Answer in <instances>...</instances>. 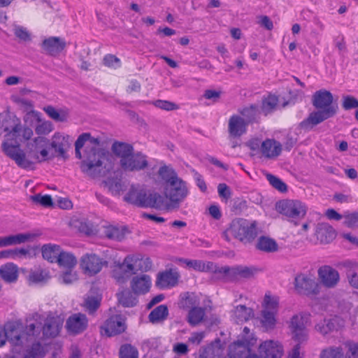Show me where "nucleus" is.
Wrapping results in <instances>:
<instances>
[{"instance_id":"1a4fd4ad","label":"nucleus","mask_w":358,"mask_h":358,"mask_svg":"<svg viewBox=\"0 0 358 358\" xmlns=\"http://www.w3.org/2000/svg\"><path fill=\"white\" fill-rule=\"evenodd\" d=\"M277 210L288 217L292 222L303 218L307 211L306 205L299 200H282L276 203Z\"/></svg>"},{"instance_id":"e2e57ef3","label":"nucleus","mask_w":358,"mask_h":358,"mask_svg":"<svg viewBox=\"0 0 358 358\" xmlns=\"http://www.w3.org/2000/svg\"><path fill=\"white\" fill-rule=\"evenodd\" d=\"M31 199L36 203H38L44 207H51L53 202L51 196L48 194L41 195L40 194L31 196Z\"/></svg>"},{"instance_id":"c03bdc74","label":"nucleus","mask_w":358,"mask_h":358,"mask_svg":"<svg viewBox=\"0 0 358 358\" xmlns=\"http://www.w3.org/2000/svg\"><path fill=\"white\" fill-rule=\"evenodd\" d=\"M179 261L185 264L188 268H191L196 271L206 273L208 262L189 259H180Z\"/></svg>"},{"instance_id":"f03ea898","label":"nucleus","mask_w":358,"mask_h":358,"mask_svg":"<svg viewBox=\"0 0 358 358\" xmlns=\"http://www.w3.org/2000/svg\"><path fill=\"white\" fill-rule=\"evenodd\" d=\"M124 201L140 208L160 209L164 206V197L158 193H151L143 185H131L124 196Z\"/></svg>"},{"instance_id":"6e6552de","label":"nucleus","mask_w":358,"mask_h":358,"mask_svg":"<svg viewBox=\"0 0 358 358\" xmlns=\"http://www.w3.org/2000/svg\"><path fill=\"white\" fill-rule=\"evenodd\" d=\"M294 289L301 295L314 296L320 293V285L315 277L303 273H297L294 278Z\"/></svg>"},{"instance_id":"37998d69","label":"nucleus","mask_w":358,"mask_h":358,"mask_svg":"<svg viewBox=\"0 0 358 358\" xmlns=\"http://www.w3.org/2000/svg\"><path fill=\"white\" fill-rule=\"evenodd\" d=\"M118 301L124 307H134L138 302L137 298L128 289L118 294Z\"/></svg>"},{"instance_id":"473e14b6","label":"nucleus","mask_w":358,"mask_h":358,"mask_svg":"<svg viewBox=\"0 0 358 358\" xmlns=\"http://www.w3.org/2000/svg\"><path fill=\"white\" fill-rule=\"evenodd\" d=\"M316 235L322 242L329 243L335 238L336 232L329 224L321 223L317 226Z\"/></svg>"},{"instance_id":"e433bc0d","label":"nucleus","mask_w":358,"mask_h":358,"mask_svg":"<svg viewBox=\"0 0 358 358\" xmlns=\"http://www.w3.org/2000/svg\"><path fill=\"white\" fill-rule=\"evenodd\" d=\"M206 308L202 307H194L189 310L187 321L192 326L200 324L204 319Z\"/></svg>"},{"instance_id":"20e7f679","label":"nucleus","mask_w":358,"mask_h":358,"mask_svg":"<svg viewBox=\"0 0 358 358\" xmlns=\"http://www.w3.org/2000/svg\"><path fill=\"white\" fill-rule=\"evenodd\" d=\"M5 132L8 140L27 141L33 136V131L22 127L20 120L14 115H0V136Z\"/></svg>"},{"instance_id":"f257e3e1","label":"nucleus","mask_w":358,"mask_h":358,"mask_svg":"<svg viewBox=\"0 0 358 358\" xmlns=\"http://www.w3.org/2000/svg\"><path fill=\"white\" fill-rule=\"evenodd\" d=\"M313 106L317 109L310 113L308 117L299 124V127L305 131L312 129L315 126L336 115L338 106L334 104V96L327 90L316 91L312 96Z\"/></svg>"},{"instance_id":"052dcab7","label":"nucleus","mask_w":358,"mask_h":358,"mask_svg":"<svg viewBox=\"0 0 358 358\" xmlns=\"http://www.w3.org/2000/svg\"><path fill=\"white\" fill-rule=\"evenodd\" d=\"M138 258V260L134 262V266H137V271H148L152 267V262L150 257H141L138 255H135Z\"/></svg>"},{"instance_id":"4d7b16f0","label":"nucleus","mask_w":358,"mask_h":358,"mask_svg":"<svg viewBox=\"0 0 358 358\" xmlns=\"http://www.w3.org/2000/svg\"><path fill=\"white\" fill-rule=\"evenodd\" d=\"M335 328L334 320H324L320 322L315 326L317 331L322 335H326L334 330Z\"/></svg>"},{"instance_id":"a211bd4d","label":"nucleus","mask_w":358,"mask_h":358,"mask_svg":"<svg viewBox=\"0 0 358 358\" xmlns=\"http://www.w3.org/2000/svg\"><path fill=\"white\" fill-rule=\"evenodd\" d=\"M317 273L322 283L327 287H334L339 281L338 272L330 266H321Z\"/></svg>"},{"instance_id":"ea45409f","label":"nucleus","mask_w":358,"mask_h":358,"mask_svg":"<svg viewBox=\"0 0 358 358\" xmlns=\"http://www.w3.org/2000/svg\"><path fill=\"white\" fill-rule=\"evenodd\" d=\"M169 315V310L166 305H159L154 308L149 314L148 318L150 322L155 324L164 321Z\"/></svg>"},{"instance_id":"a19ab883","label":"nucleus","mask_w":358,"mask_h":358,"mask_svg":"<svg viewBox=\"0 0 358 358\" xmlns=\"http://www.w3.org/2000/svg\"><path fill=\"white\" fill-rule=\"evenodd\" d=\"M34 236V234L30 233L18 234L16 235L4 236V247L25 243L33 238Z\"/></svg>"},{"instance_id":"864d4df0","label":"nucleus","mask_w":358,"mask_h":358,"mask_svg":"<svg viewBox=\"0 0 358 358\" xmlns=\"http://www.w3.org/2000/svg\"><path fill=\"white\" fill-rule=\"evenodd\" d=\"M120 358H138V352L131 344H124L120 349Z\"/></svg>"},{"instance_id":"412c9836","label":"nucleus","mask_w":358,"mask_h":358,"mask_svg":"<svg viewBox=\"0 0 358 358\" xmlns=\"http://www.w3.org/2000/svg\"><path fill=\"white\" fill-rule=\"evenodd\" d=\"M289 328L296 341L302 343L307 340L308 331L301 315H295L291 318Z\"/></svg>"},{"instance_id":"6ab92c4d","label":"nucleus","mask_w":358,"mask_h":358,"mask_svg":"<svg viewBox=\"0 0 358 358\" xmlns=\"http://www.w3.org/2000/svg\"><path fill=\"white\" fill-rule=\"evenodd\" d=\"M50 146V141L44 136H38L33 139L29 144L31 153L36 159H39L38 154L41 156V160H45L48 156V149Z\"/></svg>"},{"instance_id":"f704fd0d","label":"nucleus","mask_w":358,"mask_h":358,"mask_svg":"<svg viewBox=\"0 0 358 358\" xmlns=\"http://www.w3.org/2000/svg\"><path fill=\"white\" fill-rule=\"evenodd\" d=\"M256 248L265 252H274L278 249L276 241L268 236H260L256 243Z\"/></svg>"},{"instance_id":"2eb2a0df","label":"nucleus","mask_w":358,"mask_h":358,"mask_svg":"<svg viewBox=\"0 0 358 358\" xmlns=\"http://www.w3.org/2000/svg\"><path fill=\"white\" fill-rule=\"evenodd\" d=\"M105 264L107 262L94 254H86L80 259L81 268L90 275L99 273Z\"/></svg>"},{"instance_id":"49530a36","label":"nucleus","mask_w":358,"mask_h":358,"mask_svg":"<svg viewBox=\"0 0 358 358\" xmlns=\"http://www.w3.org/2000/svg\"><path fill=\"white\" fill-rule=\"evenodd\" d=\"M276 313L275 312H271L268 310H262V326L266 329V330H271L273 329L275 323H276V319L275 315Z\"/></svg>"},{"instance_id":"423d86ee","label":"nucleus","mask_w":358,"mask_h":358,"mask_svg":"<svg viewBox=\"0 0 358 358\" xmlns=\"http://www.w3.org/2000/svg\"><path fill=\"white\" fill-rule=\"evenodd\" d=\"M85 157L80 164L82 171L91 178L101 176L103 160L105 159L103 150L91 148L85 150Z\"/></svg>"},{"instance_id":"a878e982","label":"nucleus","mask_w":358,"mask_h":358,"mask_svg":"<svg viewBox=\"0 0 358 358\" xmlns=\"http://www.w3.org/2000/svg\"><path fill=\"white\" fill-rule=\"evenodd\" d=\"M151 278L146 274L135 276L131 281V288L134 294H145L150 289Z\"/></svg>"},{"instance_id":"69168bd1","label":"nucleus","mask_w":358,"mask_h":358,"mask_svg":"<svg viewBox=\"0 0 358 358\" xmlns=\"http://www.w3.org/2000/svg\"><path fill=\"white\" fill-rule=\"evenodd\" d=\"M15 36L20 40L23 41H31V35L27 29L23 27L15 25L13 28Z\"/></svg>"},{"instance_id":"774afa93","label":"nucleus","mask_w":358,"mask_h":358,"mask_svg":"<svg viewBox=\"0 0 358 358\" xmlns=\"http://www.w3.org/2000/svg\"><path fill=\"white\" fill-rule=\"evenodd\" d=\"M103 64L108 67L118 68L120 66V60L113 55H106L103 59Z\"/></svg>"},{"instance_id":"0e129e2a","label":"nucleus","mask_w":358,"mask_h":358,"mask_svg":"<svg viewBox=\"0 0 358 358\" xmlns=\"http://www.w3.org/2000/svg\"><path fill=\"white\" fill-rule=\"evenodd\" d=\"M278 99L275 96H268L262 103V110L267 114L271 112L277 106Z\"/></svg>"},{"instance_id":"13d9d810","label":"nucleus","mask_w":358,"mask_h":358,"mask_svg":"<svg viewBox=\"0 0 358 358\" xmlns=\"http://www.w3.org/2000/svg\"><path fill=\"white\" fill-rule=\"evenodd\" d=\"M343 224L349 228H358V211L349 213L346 212L343 215Z\"/></svg>"},{"instance_id":"5fc2aeb1","label":"nucleus","mask_w":358,"mask_h":358,"mask_svg":"<svg viewBox=\"0 0 358 358\" xmlns=\"http://www.w3.org/2000/svg\"><path fill=\"white\" fill-rule=\"evenodd\" d=\"M44 356V350L39 342L34 343L31 347L27 350L25 358H41Z\"/></svg>"},{"instance_id":"39448f33","label":"nucleus","mask_w":358,"mask_h":358,"mask_svg":"<svg viewBox=\"0 0 358 358\" xmlns=\"http://www.w3.org/2000/svg\"><path fill=\"white\" fill-rule=\"evenodd\" d=\"M227 233L231 234L245 244L250 243L258 235L257 222L249 221L243 218L235 219L231 222Z\"/></svg>"},{"instance_id":"f3484780","label":"nucleus","mask_w":358,"mask_h":358,"mask_svg":"<svg viewBox=\"0 0 358 358\" xmlns=\"http://www.w3.org/2000/svg\"><path fill=\"white\" fill-rule=\"evenodd\" d=\"M88 326V320L85 315L76 313L70 316L66 322L67 331L73 335L83 332Z\"/></svg>"},{"instance_id":"f8f14e48","label":"nucleus","mask_w":358,"mask_h":358,"mask_svg":"<svg viewBox=\"0 0 358 358\" xmlns=\"http://www.w3.org/2000/svg\"><path fill=\"white\" fill-rule=\"evenodd\" d=\"M148 166V157L141 152L134 151L120 165L122 170L130 172L143 171Z\"/></svg>"},{"instance_id":"7c9ffc66","label":"nucleus","mask_w":358,"mask_h":358,"mask_svg":"<svg viewBox=\"0 0 358 358\" xmlns=\"http://www.w3.org/2000/svg\"><path fill=\"white\" fill-rule=\"evenodd\" d=\"M351 286L358 289V264L355 262L345 261L341 263Z\"/></svg>"},{"instance_id":"680f3d73","label":"nucleus","mask_w":358,"mask_h":358,"mask_svg":"<svg viewBox=\"0 0 358 358\" xmlns=\"http://www.w3.org/2000/svg\"><path fill=\"white\" fill-rule=\"evenodd\" d=\"M320 358H343V352L341 348H329L322 350Z\"/></svg>"},{"instance_id":"4468645a","label":"nucleus","mask_w":358,"mask_h":358,"mask_svg":"<svg viewBox=\"0 0 358 358\" xmlns=\"http://www.w3.org/2000/svg\"><path fill=\"white\" fill-rule=\"evenodd\" d=\"M254 338H246L245 336L241 340H238L229 346V356L230 358H245L250 354L251 347L255 344Z\"/></svg>"},{"instance_id":"dca6fc26","label":"nucleus","mask_w":358,"mask_h":358,"mask_svg":"<svg viewBox=\"0 0 358 358\" xmlns=\"http://www.w3.org/2000/svg\"><path fill=\"white\" fill-rule=\"evenodd\" d=\"M180 277L176 269H166L157 273L155 285L161 289L173 287L177 285Z\"/></svg>"},{"instance_id":"79ce46f5","label":"nucleus","mask_w":358,"mask_h":358,"mask_svg":"<svg viewBox=\"0 0 358 358\" xmlns=\"http://www.w3.org/2000/svg\"><path fill=\"white\" fill-rule=\"evenodd\" d=\"M253 315L252 310L244 305H239L234 310V317L237 323L249 320Z\"/></svg>"},{"instance_id":"c756f323","label":"nucleus","mask_w":358,"mask_h":358,"mask_svg":"<svg viewBox=\"0 0 358 358\" xmlns=\"http://www.w3.org/2000/svg\"><path fill=\"white\" fill-rule=\"evenodd\" d=\"M281 150V144L274 140L267 139L261 143L262 153L267 158L278 157Z\"/></svg>"},{"instance_id":"3c124183","label":"nucleus","mask_w":358,"mask_h":358,"mask_svg":"<svg viewBox=\"0 0 358 358\" xmlns=\"http://www.w3.org/2000/svg\"><path fill=\"white\" fill-rule=\"evenodd\" d=\"M105 236L112 240L120 241L124 238V232L120 228L114 226H108L105 228Z\"/></svg>"},{"instance_id":"393cba45","label":"nucleus","mask_w":358,"mask_h":358,"mask_svg":"<svg viewBox=\"0 0 358 358\" xmlns=\"http://www.w3.org/2000/svg\"><path fill=\"white\" fill-rule=\"evenodd\" d=\"M248 122L244 118L239 115H234L229 120L228 123V131L229 136L234 138L240 137L246 132Z\"/></svg>"},{"instance_id":"8fccbe9b","label":"nucleus","mask_w":358,"mask_h":358,"mask_svg":"<svg viewBox=\"0 0 358 358\" xmlns=\"http://www.w3.org/2000/svg\"><path fill=\"white\" fill-rule=\"evenodd\" d=\"M266 177L270 185L281 193L287 192V185L279 178L275 176L266 173Z\"/></svg>"},{"instance_id":"603ef678","label":"nucleus","mask_w":358,"mask_h":358,"mask_svg":"<svg viewBox=\"0 0 358 358\" xmlns=\"http://www.w3.org/2000/svg\"><path fill=\"white\" fill-rule=\"evenodd\" d=\"M43 110L50 118L56 122H64L67 120V115L64 112L58 111L52 106H48Z\"/></svg>"},{"instance_id":"9b49d317","label":"nucleus","mask_w":358,"mask_h":358,"mask_svg":"<svg viewBox=\"0 0 358 358\" xmlns=\"http://www.w3.org/2000/svg\"><path fill=\"white\" fill-rule=\"evenodd\" d=\"M138 260L135 255H127L122 263H119L113 271V277L118 283H124L137 270L134 262Z\"/></svg>"},{"instance_id":"09e8293b","label":"nucleus","mask_w":358,"mask_h":358,"mask_svg":"<svg viewBox=\"0 0 358 358\" xmlns=\"http://www.w3.org/2000/svg\"><path fill=\"white\" fill-rule=\"evenodd\" d=\"M279 299L275 296H271L266 294L264 299L263 310H268L271 312L278 313V310Z\"/></svg>"},{"instance_id":"7ed1b4c3","label":"nucleus","mask_w":358,"mask_h":358,"mask_svg":"<svg viewBox=\"0 0 358 358\" xmlns=\"http://www.w3.org/2000/svg\"><path fill=\"white\" fill-rule=\"evenodd\" d=\"M21 323L16 321L8 322L3 329L6 339L14 345H22L27 341H31L37 338L41 333L40 326L35 323H29L25 327L24 331L19 333Z\"/></svg>"},{"instance_id":"0eeeda50","label":"nucleus","mask_w":358,"mask_h":358,"mask_svg":"<svg viewBox=\"0 0 358 358\" xmlns=\"http://www.w3.org/2000/svg\"><path fill=\"white\" fill-rule=\"evenodd\" d=\"M189 191L186 182L181 178L172 182L164 187L165 196L169 200L166 205L167 210H176L188 195Z\"/></svg>"},{"instance_id":"9d476101","label":"nucleus","mask_w":358,"mask_h":358,"mask_svg":"<svg viewBox=\"0 0 358 358\" xmlns=\"http://www.w3.org/2000/svg\"><path fill=\"white\" fill-rule=\"evenodd\" d=\"M10 140L6 139L1 145V148L5 155L13 159L21 169H27L33 166V162L29 160L25 152L20 148V145H13Z\"/></svg>"},{"instance_id":"aec40b11","label":"nucleus","mask_w":358,"mask_h":358,"mask_svg":"<svg viewBox=\"0 0 358 358\" xmlns=\"http://www.w3.org/2000/svg\"><path fill=\"white\" fill-rule=\"evenodd\" d=\"M126 324L124 321L119 315L112 316L108 318L101 327V329L108 336H113L124 331Z\"/></svg>"},{"instance_id":"b1692460","label":"nucleus","mask_w":358,"mask_h":358,"mask_svg":"<svg viewBox=\"0 0 358 358\" xmlns=\"http://www.w3.org/2000/svg\"><path fill=\"white\" fill-rule=\"evenodd\" d=\"M206 273H211L216 280L232 281V267L229 266H220L213 262H208Z\"/></svg>"},{"instance_id":"c85d7f7f","label":"nucleus","mask_w":358,"mask_h":358,"mask_svg":"<svg viewBox=\"0 0 358 358\" xmlns=\"http://www.w3.org/2000/svg\"><path fill=\"white\" fill-rule=\"evenodd\" d=\"M27 115L34 117L38 122L35 127V132L38 136L48 135L53 130L52 123L50 121H42L40 113L31 110L27 113Z\"/></svg>"},{"instance_id":"5701e85b","label":"nucleus","mask_w":358,"mask_h":358,"mask_svg":"<svg viewBox=\"0 0 358 358\" xmlns=\"http://www.w3.org/2000/svg\"><path fill=\"white\" fill-rule=\"evenodd\" d=\"M66 45L65 41L57 36L45 38L41 44L43 50L51 56L59 54L66 48Z\"/></svg>"},{"instance_id":"ddd939ff","label":"nucleus","mask_w":358,"mask_h":358,"mask_svg":"<svg viewBox=\"0 0 358 358\" xmlns=\"http://www.w3.org/2000/svg\"><path fill=\"white\" fill-rule=\"evenodd\" d=\"M64 323V317L53 313H50L44 321V324L41 330H43L44 336L48 338H55L60 332ZM36 326H41L36 324Z\"/></svg>"},{"instance_id":"338daca9","label":"nucleus","mask_w":358,"mask_h":358,"mask_svg":"<svg viewBox=\"0 0 358 358\" xmlns=\"http://www.w3.org/2000/svg\"><path fill=\"white\" fill-rule=\"evenodd\" d=\"M78 280V276L76 273L72 272L71 269L67 271L59 276V280L65 285H70L73 283Z\"/></svg>"},{"instance_id":"bf43d9fd","label":"nucleus","mask_w":358,"mask_h":358,"mask_svg":"<svg viewBox=\"0 0 358 358\" xmlns=\"http://www.w3.org/2000/svg\"><path fill=\"white\" fill-rule=\"evenodd\" d=\"M341 106L345 110L358 108V99L351 95H343Z\"/></svg>"},{"instance_id":"72a5a7b5","label":"nucleus","mask_w":358,"mask_h":358,"mask_svg":"<svg viewBox=\"0 0 358 358\" xmlns=\"http://www.w3.org/2000/svg\"><path fill=\"white\" fill-rule=\"evenodd\" d=\"M50 145L57 153V155L66 158V146H68L65 137L59 133H55L52 138V141Z\"/></svg>"},{"instance_id":"4be33fe9","label":"nucleus","mask_w":358,"mask_h":358,"mask_svg":"<svg viewBox=\"0 0 358 358\" xmlns=\"http://www.w3.org/2000/svg\"><path fill=\"white\" fill-rule=\"evenodd\" d=\"M259 353L264 358H281L283 348L278 341H266L260 345Z\"/></svg>"},{"instance_id":"bb28decb","label":"nucleus","mask_w":358,"mask_h":358,"mask_svg":"<svg viewBox=\"0 0 358 358\" xmlns=\"http://www.w3.org/2000/svg\"><path fill=\"white\" fill-rule=\"evenodd\" d=\"M111 150L113 154L120 159V166L134 152V149L133 145L129 143L115 141L112 145Z\"/></svg>"},{"instance_id":"6e6d98bb","label":"nucleus","mask_w":358,"mask_h":358,"mask_svg":"<svg viewBox=\"0 0 358 358\" xmlns=\"http://www.w3.org/2000/svg\"><path fill=\"white\" fill-rule=\"evenodd\" d=\"M257 111V106L255 105H251L239 110L240 113L244 117L245 121L248 122V124L255 120Z\"/></svg>"},{"instance_id":"c9c22d12","label":"nucleus","mask_w":358,"mask_h":358,"mask_svg":"<svg viewBox=\"0 0 358 358\" xmlns=\"http://www.w3.org/2000/svg\"><path fill=\"white\" fill-rule=\"evenodd\" d=\"M55 263L61 267L71 270L76 265L77 259L72 253L62 250Z\"/></svg>"},{"instance_id":"a18cd8bd","label":"nucleus","mask_w":358,"mask_h":358,"mask_svg":"<svg viewBox=\"0 0 358 358\" xmlns=\"http://www.w3.org/2000/svg\"><path fill=\"white\" fill-rule=\"evenodd\" d=\"M254 275V270L243 266H237L232 267V280H235L238 278H250Z\"/></svg>"},{"instance_id":"4c0bfd02","label":"nucleus","mask_w":358,"mask_h":358,"mask_svg":"<svg viewBox=\"0 0 358 358\" xmlns=\"http://www.w3.org/2000/svg\"><path fill=\"white\" fill-rule=\"evenodd\" d=\"M62 250L57 245H45L42 248L43 257L51 263L56 262Z\"/></svg>"},{"instance_id":"cd10ccee","label":"nucleus","mask_w":358,"mask_h":358,"mask_svg":"<svg viewBox=\"0 0 358 358\" xmlns=\"http://www.w3.org/2000/svg\"><path fill=\"white\" fill-rule=\"evenodd\" d=\"M201 295L196 294L194 292H185L181 294L178 306L180 308L184 310H190L194 307H198L201 303Z\"/></svg>"},{"instance_id":"58836bf2","label":"nucleus","mask_w":358,"mask_h":358,"mask_svg":"<svg viewBox=\"0 0 358 358\" xmlns=\"http://www.w3.org/2000/svg\"><path fill=\"white\" fill-rule=\"evenodd\" d=\"M158 174L161 179L164 181L165 185H171L172 182H175L180 178L173 168L166 165L159 168Z\"/></svg>"},{"instance_id":"de8ad7c7","label":"nucleus","mask_w":358,"mask_h":358,"mask_svg":"<svg viewBox=\"0 0 358 358\" xmlns=\"http://www.w3.org/2000/svg\"><path fill=\"white\" fill-rule=\"evenodd\" d=\"M50 278L49 271L45 269H38L29 275V280L34 283L45 282Z\"/></svg>"},{"instance_id":"2f4dec72","label":"nucleus","mask_w":358,"mask_h":358,"mask_svg":"<svg viewBox=\"0 0 358 358\" xmlns=\"http://www.w3.org/2000/svg\"><path fill=\"white\" fill-rule=\"evenodd\" d=\"M0 276L7 282L17 280L18 277L17 267L13 263H7L0 267Z\"/></svg>"}]
</instances>
